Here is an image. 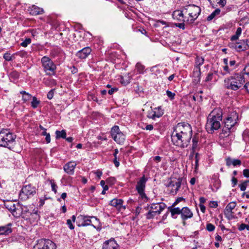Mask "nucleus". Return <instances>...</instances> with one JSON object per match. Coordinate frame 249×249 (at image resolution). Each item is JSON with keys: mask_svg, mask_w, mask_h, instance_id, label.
Segmentation results:
<instances>
[{"mask_svg": "<svg viewBox=\"0 0 249 249\" xmlns=\"http://www.w3.org/2000/svg\"><path fill=\"white\" fill-rule=\"evenodd\" d=\"M192 136V127L189 124L178 123L172 134V142L177 146L185 148L190 143Z\"/></svg>", "mask_w": 249, "mask_h": 249, "instance_id": "nucleus-1", "label": "nucleus"}, {"mask_svg": "<svg viewBox=\"0 0 249 249\" xmlns=\"http://www.w3.org/2000/svg\"><path fill=\"white\" fill-rule=\"evenodd\" d=\"M222 117V113L220 110L214 109L211 112L208 117L206 124V129L208 133H213L220 128Z\"/></svg>", "mask_w": 249, "mask_h": 249, "instance_id": "nucleus-2", "label": "nucleus"}, {"mask_svg": "<svg viewBox=\"0 0 249 249\" xmlns=\"http://www.w3.org/2000/svg\"><path fill=\"white\" fill-rule=\"evenodd\" d=\"M245 83L244 73H235L225 79L223 85L227 89L237 90L240 89Z\"/></svg>", "mask_w": 249, "mask_h": 249, "instance_id": "nucleus-3", "label": "nucleus"}, {"mask_svg": "<svg viewBox=\"0 0 249 249\" xmlns=\"http://www.w3.org/2000/svg\"><path fill=\"white\" fill-rule=\"evenodd\" d=\"M16 136L8 129H2L0 132V146L10 148L15 142Z\"/></svg>", "mask_w": 249, "mask_h": 249, "instance_id": "nucleus-4", "label": "nucleus"}, {"mask_svg": "<svg viewBox=\"0 0 249 249\" xmlns=\"http://www.w3.org/2000/svg\"><path fill=\"white\" fill-rule=\"evenodd\" d=\"M184 12L185 14H188L191 18L190 19H187L186 22L188 23H192L200 14L201 9L199 6L196 5H188L184 7Z\"/></svg>", "mask_w": 249, "mask_h": 249, "instance_id": "nucleus-5", "label": "nucleus"}, {"mask_svg": "<svg viewBox=\"0 0 249 249\" xmlns=\"http://www.w3.org/2000/svg\"><path fill=\"white\" fill-rule=\"evenodd\" d=\"M36 193V188L31 184L24 186L21 189L19 197L22 200H26L33 196Z\"/></svg>", "mask_w": 249, "mask_h": 249, "instance_id": "nucleus-6", "label": "nucleus"}, {"mask_svg": "<svg viewBox=\"0 0 249 249\" xmlns=\"http://www.w3.org/2000/svg\"><path fill=\"white\" fill-rule=\"evenodd\" d=\"M41 63L44 71L47 74L51 75L54 73L55 65L48 57H43L41 59Z\"/></svg>", "mask_w": 249, "mask_h": 249, "instance_id": "nucleus-7", "label": "nucleus"}, {"mask_svg": "<svg viewBox=\"0 0 249 249\" xmlns=\"http://www.w3.org/2000/svg\"><path fill=\"white\" fill-rule=\"evenodd\" d=\"M110 134L112 139L117 143L122 144L125 141V135L120 131L117 125L114 126L111 129Z\"/></svg>", "mask_w": 249, "mask_h": 249, "instance_id": "nucleus-8", "label": "nucleus"}, {"mask_svg": "<svg viewBox=\"0 0 249 249\" xmlns=\"http://www.w3.org/2000/svg\"><path fill=\"white\" fill-rule=\"evenodd\" d=\"M91 219L94 220L93 221L95 223H99V220L94 216L88 217L84 215H80L77 217V225L79 227H84L89 225L93 226L95 228H96L92 224Z\"/></svg>", "mask_w": 249, "mask_h": 249, "instance_id": "nucleus-9", "label": "nucleus"}, {"mask_svg": "<svg viewBox=\"0 0 249 249\" xmlns=\"http://www.w3.org/2000/svg\"><path fill=\"white\" fill-rule=\"evenodd\" d=\"M56 246L54 243L49 239H41L37 241L36 245L34 247L37 249H56Z\"/></svg>", "mask_w": 249, "mask_h": 249, "instance_id": "nucleus-10", "label": "nucleus"}, {"mask_svg": "<svg viewBox=\"0 0 249 249\" xmlns=\"http://www.w3.org/2000/svg\"><path fill=\"white\" fill-rule=\"evenodd\" d=\"M182 182L181 178H174L170 179L168 180L166 186L171 188L170 193L172 195H175L177 193L179 188L180 187Z\"/></svg>", "mask_w": 249, "mask_h": 249, "instance_id": "nucleus-11", "label": "nucleus"}, {"mask_svg": "<svg viewBox=\"0 0 249 249\" xmlns=\"http://www.w3.org/2000/svg\"><path fill=\"white\" fill-rule=\"evenodd\" d=\"M146 181V178H145L144 176H143L138 181L136 187V190L138 191L140 196H141V198L143 199H144V201H147L148 200V198L144 192Z\"/></svg>", "mask_w": 249, "mask_h": 249, "instance_id": "nucleus-12", "label": "nucleus"}, {"mask_svg": "<svg viewBox=\"0 0 249 249\" xmlns=\"http://www.w3.org/2000/svg\"><path fill=\"white\" fill-rule=\"evenodd\" d=\"M238 115L236 112L231 113L224 121V126L231 129L237 123Z\"/></svg>", "mask_w": 249, "mask_h": 249, "instance_id": "nucleus-13", "label": "nucleus"}, {"mask_svg": "<svg viewBox=\"0 0 249 249\" xmlns=\"http://www.w3.org/2000/svg\"><path fill=\"white\" fill-rule=\"evenodd\" d=\"M236 206V202H231L226 206L225 209H224V215L228 220H231L234 218L233 215L234 212L232 211V210L235 208Z\"/></svg>", "mask_w": 249, "mask_h": 249, "instance_id": "nucleus-14", "label": "nucleus"}, {"mask_svg": "<svg viewBox=\"0 0 249 249\" xmlns=\"http://www.w3.org/2000/svg\"><path fill=\"white\" fill-rule=\"evenodd\" d=\"M40 219L38 211L34 209L28 215L24 216V219L28 221L31 224H35Z\"/></svg>", "mask_w": 249, "mask_h": 249, "instance_id": "nucleus-15", "label": "nucleus"}, {"mask_svg": "<svg viewBox=\"0 0 249 249\" xmlns=\"http://www.w3.org/2000/svg\"><path fill=\"white\" fill-rule=\"evenodd\" d=\"M163 113V110L160 107H155L148 111L147 117L148 118L155 120L156 118H159L162 116Z\"/></svg>", "mask_w": 249, "mask_h": 249, "instance_id": "nucleus-16", "label": "nucleus"}, {"mask_svg": "<svg viewBox=\"0 0 249 249\" xmlns=\"http://www.w3.org/2000/svg\"><path fill=\"white\" fill-rule=\"evenodd\" d=\"M181 218L183 220V225H185V220L191 218L193 216L192 211L187 207H183L181 209Z\"/></svg>", "mask_w": 249, "mask_h": 249, "instance_id": "nucleus-17", "label": "nucleus"}, {"mask_svg": "<svg viewBox=\"0 0 249 249\" xmlns=\"http://www.w3.org/2000/svg\"><path fill=\"white\" fill-rule=\"evenodd\" d=\"M91 52V48L87 47L79 51L76 53V56L80 59H85L90 54Z\"/></svg>", "mask_w": 249, "mask_h": 249, "instance_id": "nucleus-18", "label": "nucleus"}, {"mask_svg": "<svg viewBox=\"0 0 249 249\" xmlns=\"http://www.w3.org/2000/svg\"><path fill=\"white\" fill-rule=\"evenodd\" d=\"M245 46V40H243L236 43H231L229 45L231 48L235 49L238 52L247 50V47Z\"/></svg>", "mask_w": 249, "mask_h": 249, "instance_id": "nucleus-19", "label": "nucleus"}, {"mask_svg": "<svg viewBox=\"0 0 249 249\" xmlns=\"http://www.w3.org/2000/svg\"><path fill=\"white\" fill-rule=\"evenodd\" d=\"M123 202V200L121 199L114 198L110 201L109 204L120 211L122 208H123L124 209H125V206L123 207L122 205Z\"/></svg>", "mask_w": 249, "mask_h": 249, "instance_id": "nucleus-20", "label": "nucleus"}, {"mask_svg": "<svg viewBox=\"0 0 249 249\" xmlns=\"http://www.w3.org/2000/svg\"><path fill=\"white\" fill-rule=\"evenodd\" d=\"M118 245L114 240L106 241L103 244V249H117Z\"/></svg>", "mask_w": 249, "mask_h": 249, "instance_id": "nucleus-21", "label": "nucleus"}, {"mask_svg": "<svg viewBox=\"0 0 249 249\" xmlns=\"http://www.w3.org/2000/svg\"><path fill=\"white\" fill-rule=\"evenodd\" d=\"M76 165V164L75 162L70 161L63 167V169L68 174H73Z\"/></svg>", "mask_w": 249, "mask_h": 249, "instance_id": "nucleus-22", "label": "nucleus"}, {"mask_svg": "<svg viewBox=\"0 0 249 249\" xmlns=\"http://www.w3.org/2000/svg\"><path fill=\"white\" fill-rule=\"evenodd\" d=\"M183 11L180 10H176L173 12L172 14V17L175 20H177L179 21H183L185 22V19L184 17V14L183 13Z\"/></svg>", "mask_w": 249, "mask_h": 249, "instance_id": "nucleus-23", "label": "nucleus"}, {"mask_svg": "<svg viewBox=\"0 0 249 249\" xmlns=\"http://www.w3.org/2000/svg\"><path fill=\"white\" fill-rule=\"evenodd\" d=\"M166 205L164 203H153L151 204L150 208L152 210H155L156 212L159 211V213H160L165 208Z\"/></svg>", "mask_w": 249, "mask_h": 249, "instance_id": "nucleus-24", "label": "nucleus"}, {"mask_svg": "<svg viewBox=\"0 0 249 249\" xmlns=\"http://www.w3.org/2000/svg\"><path fill=\"white\" fill-rule=\"evenodd\" d=\"M11 223H9L4 226L0 227V235H8L12 232L11 227Z\"/></svg>", "mask_w": 249, "mask_h": 249, "instance_id": "nucleus-25", "label": "nucleus"}, {"mask_svg": "<svg viewBox=\"0 0 249 249\" xmlns=\"http://www.w3.org/2000/svg\"><path fill=\"white\" fill-rule=\"evenodd\" d=\"M193 76L194 77L195 82L197 83L200 82L201 77L200 68L195 67L193 73Z\"/></svg>", "mask_w": 249, "mask_h": 249, "instance_id": "nucleus-26", "label": "nucleus"}, {"mask_svg": "<svg viewBox=\"0 0 249 249\" xmlns=\"http://www.w3.org/2000/svg\"><path fill=\"white\" fill-rule=\"evenodd\" d=\"M43 13V10L42 8H40L35 5H33L30 10V13L32 15L42 14Z\"/></svg>", "mask_w": 249, "mask_h": 249, "instance_id": "nucleus-27", "label": "nucleus"}, {"mask_svg": "<svg viewBox=\"0 0 249 249\" xmlns=\"http://www.w3.org/2000/svg\"><path fill=\"white\" fill-rule=\"evenodd\" d=\"M174 207H172V205L170 207H168V209L170 211L171 213V216L173 218H176V217H175V215L176 214H181V209L178 208H173Z\"/></svg>", "mask_w": 249, "mask_h": 249, "instance_id": "nucleus-28", "label": "nucleus"}, {"mask_svg": "<svg viewBox=\"0 0 249 249\" xmlns=\"http://www.w3.org/2000/svg\"><path fill=\"white\" fill-rule=\"evenodd\" d=\"M31 212H29L28 208L26 206H23L21 207V212L20 213H18V217L20 216H22V217L24 219V216L25 215H28Z\"/></svg>", "mask_w": 249, "mask_h": 249, "instance_id": "nucleus-29", "label": "nucleus"}, {"mask_svg": "<svg viewBox=\"0 0 249 249\" xmlns=\"http://www.w3.org/2000/svg\"><path fill=\"white\" fill-rule=\"evenodd\" d=\"M159 211L158 212L155 210H150L147 213L146 216L147 219L153 218L155 216L160 214Z\"/></svg>", "mask_w": 249, "mask_h": 249, "instance_id": "nucleus-30", "label": "nucleus"}, {"mask_svg": "<svg viewBox=\"0 0 249 249\" xmlns=\"http://www.w3.org/2000/svg\"><path fill=\"white\" fill-rule=\"evenodd\" d=\"M220 13V10L219 9H215L213 12L211 13L210 15H209L207 17V20L208 21H210L212 20L213 18H215L216 16L219 15Z\"/></svg>", "mask_w": 249, "mask_h": 249, "instance_id": "nucleus-31", "label": "nucleus"}, {"mask_svg": "<svg viewBox=\"0 0 249 249\" xmlns=\"http://www.w3.org/2000/svg\"><path fill=\"white\" fill-rule=\"evenodd\" d=\"M231 129L229 128H227L225 126H224L222 132L221 133V136L223 137H226L229 136L231 132Z\"/></svg>", "mask_w": 249, "mask_h": 249, "instance_id": "nucleus-32", "label": "nucleus"}, {"mask_svg": "<svg viewBox=\"0 0 249 249\" xmlns=\"http://www.w3.org/2000/svg\"><path fill=\"white\" fill-rule=\"evenodd\" d=\"M119 153V151L117 149H115L114 150V152L113 153V156L114 158L113 160V162L116 167H118L120 165V162L119 160H117V154Z\"/></svg>", "mask_w": 249, "mask_h": 249, "instance_id": "nucleus-33", "label": "nucleus"}, {"mask_svg": "<svg viewBox=\"0 0 249 249\" xmlns=\"http://www.w3.org/2000/svg\"><path fill=\"white\" fill-rule=\"evenodd\" d=\"M204 59L202 57L197 56L196 58L195 67L200 68V66L204 63Z\"/></svg>", "mask_w": 249, "mask_h": 249, "instance_id": "nucleus-34", "label": "nucleus"}, {"mask_svg": "<svg viewBox=\"0 0 249 249\" xmlns=\"http://www.w3.org/2000/svg\"><path fill=\"white\" fill-rule=\"evenodd\" d=\"M76 219V217L74 215H72L71 219H68L67 220V225L71 230H73L74 228V226L72 224V222H74Z\"/></svg>", "mask_w": 249, "mask_h": 249, "instance_id": "nucleus-35", "label": "nucleus"}, {"mask_svg": "<svg viewBox=\"0 0 249 249\" xmlns=\"http://www.w3.org/2000/svg\"><path fill=\"white\" fill-rule=\"evenodd\" d=\"M145 67L140 63H137L136 65V69L137 71L141 74L144 72Z\"/></svg>", "mask_w": 249, "mask_h": 249, "instance_id": "nucleus-36", "label": "nucleus"}, {"mask_svg": "<svg viewBox=\"0 0 249 249\" xmlns=\"http://www.w3.org/2000/svg\"><path fill=\"white\" fill-rule=\"evenodd\" d=\"M40 102L39 100H38L37 99L36 97H32V101L31 102V106L33 108H36L38 105H39Z\"/></svg>", "mask_w": 249, "mask_h": 249, "instance_id": "nucleus-37", "label": "nucleus"}, {"mask_svg": "<svg viewBox=\"0 0 249 249\" xmlns=\"http://www.w3.org/2000/svg\"><path fill=\"white\" fill-rule=\"evenodd\" d=\"M193 144L192 147V153H194L196 150L197 147L198 139L196 137H194L192 140Z\"/></svg>", "mask_w": 249, "mask_h": 249, "instance_id": "nucleus-38", "label": "nucleus"}, {"mask_svg": "<svg viewBox=\"0 0 249 249\" xmlns=\"http://www.w3.org/2000/svg\"><path fill=\"white\" fill-rule=\"evenodd\" d=\"M223 69L224 71L222 72V74L223 75L230 73L231 71L233 70L232 69H230L228 65L224 66L223 67Z\"/></svg>", "mask_w": 249, "mask_h": 249, "instance_id": "nucleus-39", "label": "nucleus"}, {"mask_svg": "<svg viewBox=\"0 0 249 249\" xmlns=\"http://www.w3.org/2000/svg\"><path fill=\"white\" fill-rule=\"evenodd\" d=\"M32 98V96L29 93H27L22 96V100L24 103L30 101Z\"/></svg>", "mask_w": 249, "mask_h": 249, "instance_id": "nucleus-40", "label": "nucleus"}, {"mask_svg": "<svg viewBox=\"0 0 249 249\" xmlns=\"http://www.w3.org/2000/svg\"><path fill=\"white\" fill-rule=\"evenodd\" d=\"M31 43V39L30 38L25 39L21 44V46L24 47H27L29 44Z\"/></svg>", "mask_w": 249, "mask_h": 249, "instance_id": "nucleus-41", "label": "nucleus"}, {"mask_svg": "<svg viewBox=\"0 0 249 249\" xmlns=\"http://www.w3.org/2000/svg\"><path fill=\"white\" fill-rule=\"evenodd\" d=\"M245 229H247L248 231H249V225L243 223L238 227V230L240 231H243Z\"/></svg>", "mask_w": 249, "mask_h": 249, "instance_id": "nucleus-42", "label": "nucleus"}, {"mask_svg": "<svg viewBox=\"0 0 249 249\" xmlns=\"http://www.w3.org/2000/svg\"><path fill=\"white\" fill-rule=\"evenodd\" d=\"M9 210L11 212L13 215L18 217V213L16 212V209L15 207V205L14 204H13V206L10 207Z\"/></svg>", "mask_w": 249, "mask_h": 249, "instance_id": "nucleus-43", "label": "nucleus"}, {"mask_svg": "<svg viewBox=\"0 0 249 249\" xmlns=\"http://www.w3.org/2000/svg\"><path fill=\"white\" fill-rule=\"evenodd\" d=\"M206 229L209 231H213L215 229V226L211 223H209L207 224Z\"/></svg>", "mask_w": 249, "mask_h": 249, "instance_id": "nucleus-44", "label": "nucleus"}, {"mask_svg": "<svg viewBox=\"0 0 249 249\" xmlns=\"http://www.w3.org/2000/svg\"><path fill=\"white\" fill-rule=\"evenodd\" d=\"M63 139H65L66 141L69 142H71L73 140L71 137H66V132L63 130Z\"/></svg>", "mask_w": 249, "mask_h": 249, "instance_id": "nucleus-45", "label": "nucleus"}, {"mask_svg": "<svg viewBox=\"0 0 249 249\" xmlns=\"http://www.w3.org/2000/svg\"><path fill=\"white\" fill-rule=\"evenodd\" d=\"M3 58L6 61H11L12 59V56L11 55L10 53H6L4 54Z\"/></svg>", "mask_w": 249, "mask_h": 249, "instance_id": "nucleus-46", "label": "nucleus"}, {"mask_svg": "<svg viewBox=\"0 0 249 249\" xmlns=\"http://www.w3.org/2000/svg\"><path fill=\"white\" fill-rule=\"evenodd\" d=\"M213 72L209 73L206 78L205 81L206 82L211 81L213 79Z\"/></svg>", "mask_w": 249, "mask_h": 249, "instance_id": "nucleus-47", "label": "nucleus"}, {"mask_svg": "<svg viewBox=\"0 0 249 249\" xmlns=\"http://www.w3.org/2000/svg\"><path fill=\"white\" fill-rule=\"evenodd\" d=\"M209 1L211 2V0H209ZM215 1L220 6L222 7H224L226 4V0H219L218 1L216 0Z\"/></svg>", "mask_w": 249, "mask_h": 249, "instance_id": "nucleus-48", "label": "nucleus"}, {"mask_svg": "<svg viewBox=\"0 0 249 249\" xmlns=\"http://www.w3.org/2000/svg\"><path fill=\"white\" fill-rule=\"evenodd\" d=\"M241 164V161L238 159H233V162H232V165L234 166H240Z\"/></svg>", "mask_w": 249, "mask_h": 249, "instance_id": "nucleus-49", "label": "nucleus"}, {"mask_svg": "<svg viewBox=\"0 0 249 249\" xmlns=\"http://www.w3.org/2000/svg\"><path fill=\"white\" fill-rule=\"evenodd\" d=\"M166 94L168 97L171 99H173L175 96V93L172 92L171 91L168 90L166 91Z\"/></svg>", "mask_w": 249, "mask_h": 249, "instance_id": "nucleus-50", "label": "nucleus"}, {"mask_svg": "<svg viewBox=\"0 0 249 249\" xmlns=\"http://www.w3.org/2000/svg\"><path fill=\"white\" fill-rule=\"evenodd\" d=\"M226 165L228 166H230L231 165H232L233 160L231 159V158L228 157L226 159Z\"/></svg>", "mask_w": 249, "mask_h": 249, "instance_id": "nucleus-51", "label": "nucleus"}, {"mask_svg": "<svg viewBox=\"0 0 249 249\" xmlns=\"http://www.w3.org/2000/svg\"><path fill=\"white\" fill-rule=\"evenodd\" d=\"M239 187L240 188V190L242 191H244L246 190V188L247 187V183L243 182L242 184L239 185Z\"/></svg>", "mask_w": 249, "mask_h": 249, "instance_id": "nucleus-52", "label": "nucleus"}, {"mask_svg": "<svg viewBox=\"0 0 249 249\" xmlns=\"http://www.w3.org/2000/svg\"><path fill=\"white\" fill-rule=\"evenodd\" d=\"M175 26L183 30L185 29L184 22L183 21L182 23H175Z\"/></svg>", "mask_w": 249, "mask_h": 249, "instance_id": "nucleus-53", "label": "nucleus"}, {"mask_svg": "<svg viewBox=\"0 0 249 249\" xmlns=\"http://www.w3.org/2000/svg\"><path fill=\"white\" fill-rule=\"evenodd\" d=\"M50 183L51 184V187H52V190L55 193H56V184L53 182L52 181H50Z\"/></svg>", "mask_w": 249, "mask_h": 249, "instance_id": "nucleus-54", "label": "nucleus"}, {"mask_svg": "<svg viewBox=\"0 0 249 249\" xmlns=\"http://www.w3.org/2000/svg\"><path fill=\"white\" fill-rule=\"evenodd\" d=\"M53 90L54 89L51 90L47 94V98L49 99H52L53 97Z\"/></svg>", "mask_w": 249, "mask_h": 249, "instance_id": "nucleus-55", "label": "nucleus"}, {"mask_svg": "<svg viewBox=\"0 0 249 249\" xmlns=\"http://www.w3.org/2000/svg\"><path fill=\"white\" fill-rule=\"evenodd\" d=\"M55 134L56 139L62 138V131L57 130L55 132Z\"/></svg>", "mask_w": 249, "mask_h": 249, "instance_id": "nucleus-56", "label": "nucleus"}, {"mask_svg": "<svg viewBox=\"0 0 249 249\" xmlns=\"http://www.w3.org/2000/svg\"><path fill=\"white\" fill-rule=\"evenodd\" d=\"M184 199L182 197H179L176 199V200L172 204V207L176 206L179 202L183 200Z\"/></svg>", "mask_w": 249, "mask_h": 249, "instance_id": "nucleus-57", "label": "nucleus"}, {"mask_svg": "<svg viewBox=\"0 0 249 249\" xmlns=\"http://www.w3.org/2000/svg\"><path fill=\"white\" fill-rule=\"evenodd\" d=\"M243 73L249 75V65L246 66L244 69V72Z\"/></svg>", "mask_w": 249, "mask_h": 249, "instance_id": "nucleus-58", "label": "nucleus"}, {"mask_svg": "<svg viewBox=\"0 0 249 249\" xmlns=\"http://www.w3.org/2000/svg\"><path fill=\"white\" fill-rule=\"evenodd\" d=\"M243 175L246 178H249V170L244 169L243 170Z\"/></svg>", "mask_w": 249, "mask_h": 249, "instance_id": "nucleus-59", "label": "nucleus"}, {"mask_svg": "<svg viewBox=\"0 0 249 249\" xmlns=\"http://www.w3.org/2000/svg\"><path fill=\"white\" fill-rule=\"evenodd\" d=\"M118 90V89L116 88H111L108 91V93L110 95H112L114 92L117 91Z\"/></svg>", "mask_w": 249, "mask_h": 249, "instance_id": "nucleus-60", "label": "nucleus"}, {"mask_svg": "<svg viewBox=\"0 0 249 249\" xmlns=\"http://www.w3.org/2000/svg\"><path fill=\"white\" fill-rule=\"evenodd\" d=\"M70 69L71 70V73L73 74L77 72V69L74 66H72V67L70 68Z\"/></svg>", "mask_w": 249, "mask_h": 249, "instance_id": "nucleus-61", "label": "nucleus"}, {"mask_svg": "<svg viewBox=\"0 0 249 249\" xmlns=\"http://www.w3.org/2000/svg\"><path fill=\"white\" fill-rule=\"evenodd\" d=\"M231 182L233 184L232 186L234 187L237 184V179L235 177H233L231 179Z\"/></svg>", "mask_w": 249, "mask_h": 249, "instance_id": "nucleus-62", "label": "nucleus"}, {"mask_svg": "<svg viewBox=\"0 0 249 249\" xmlns=\"http://www.w3.org/2000/svg\"><path fill=\"white\" fill-rule=\"evenodd\" d=\"M199 206L200 207V209L201 211L203 213H204L205 212L206 208H205V207L204 205V204H199Z\"/></svg>", "mask_w": 249, "mask_h": 249, "instance_id": "nucleus-63", "label": "nucleus"}, {"mask_svg": "<svg viewBox=\"0 0 249 249\" xmlns=\"http://www.w3.org/2000/svg\"><path fill=\"white\" fill-rule=\"evenodd\" d=\"M244 88L246 89V90L249 93V82H247L245 84Z\"/></svg>", "mask_w": 249, "mask_h": 249, "instance_id": "nucleus-64", "label": "nucleus"}]
</instances>
